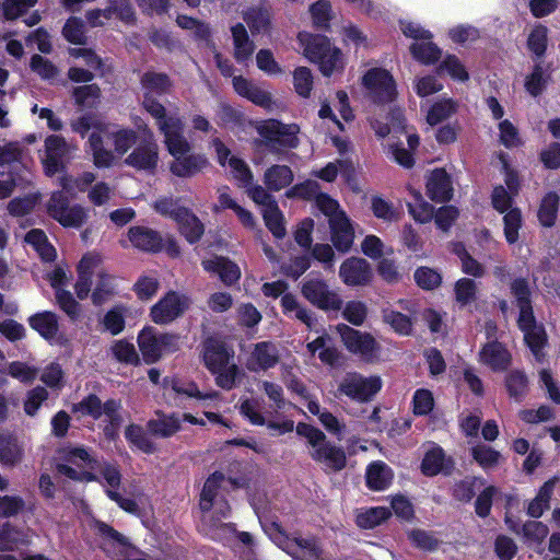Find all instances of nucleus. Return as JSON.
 Returning a JSON list of instances; mask_svg holds the SVG:
<instances>
[{"instance_id":"nucleus-1","label":"nucleus","mask_w":560,"mask_h":560,"mask_svg":"<svg viewBox=\"0 0 560 560\" xmlns=\"http://www.w3.org/2000/svg\"><path fill=\"white\" fill-rule=\"evenodd\" d=\"M159 131L163 135V142L173 158L170 163V171L173 175L182 178H190L203 172L209 165L203 154L191 153V145L184 136L183 120L171 119L163 122Z\"/></svg>"},{"instance_id":"nucleus-2","label":"nucleus","mask_w":560,"mask_h":560,"mask_svg":"<svg viewBox=\"0 0 560 560\" xmlns=\"http://www.w3.org/2000/svg\"><path fill=\"white\" fill-rule=\"evenodd\" d=\"M78 273L75 293L80 300L86 299L91 292L93 303L101 305L115 295L116 279L107 272L100 255L91 253L83 256Z\"/></svg>"},{"instance_id":"nucleus-3","label":"nucleus","mask_w":560,"mask_h":560,"mask_svg":"<svg viewBox=\"0 0 560 560\" xmlns=\"http://www.w3.org/2000/svg\"><path fill=\"white\" fill-rule=\"evenodd\" d=\"M511 289L520 308L518 326L524 334V340L535 359L538 362H542L545 358L542 349L547 343V335L545 328L541 325H537L535 320L527 282L517 279L512 283Z\"/></svg>"},{"instance_id":"nucleus-4","label":"nucleus","mask_w":560,"mask_h":560,"mask_svg":"<svg viewBox=\"0 0 560 560\" xmlns=\"http://www.w3.org/2000/svg\"><path fill=\"white\" fill-rule=\"evenodd\" d=\"M299 42L303 47L304 57L316 63L324 77L343 71L346 57L326 36L300 33Z\"/></svg>"},{"instance_id":"nucleus-5","label":"nucleus","mask_w":560,"mask_h":560,"mask_svg":"<svg viewBox=\"0 0 560 560\" xmlns=\"http://www.w3.org/2000/svg\"><path fill=\"white\" fill-rule=\"evenodd\" d=\"M94 470L97 471L95 475L97 476L98 480L96 481L102 485L106 495L112 501L117 503V505L127 513L139 514V505L140 503H143L144 495L140 490L137 489L127 492L129 497H124L118 491L122 476L119 467L116 464L108 462L101 464L96 463V468Z\"/></svg>"},{"instance_id":"nucleus-6","label":"nucleus","mask_w":560,"mask_h":560,"mask_svg":"<svg viewBox=\"0 0 560 560\" xmlns=\"http://www.w3.org/2000/svg\"><path fill=\"white\" fill-rule=\"evenodd\" d=\"M141 90L143 93V107L155 119L158 129L163 122L173 120H182L177 115L166 114V108L155 98V96L167 93L171 89V82L166 74L148 71L140 79Z\"/></svg>"},{"instance_id":"nucleus-7","label":"nucleus","mask_w":560,"mask_h":560,"mask_svg":"<svg viewBox=\"0 0 560 560\" xmlns=\"http://www.w3.org/2000/svg\"><path fill=\"white\" fill-rule=\"evenodd\" d=\"M70 126L72 131L79 133L82 138L85 137L89 130H92L88 140V151L91 152L93 162L97 167H108L113 164L114 153L103 145L102 133L108 131L107 122L85 115L72 120Z\"/></svg>"},{"instance_id":"nucleus-8","label":"nucleus","mask_w":560,"mask_h":560,"mask_svg":"<svg viewBox=\"0 0 560 560\" xmlns=\"http://www.w3.org/2000/svg\"><path fill=\"white\" fill-rule=\"evenodd\" d=\"M60 463L57 464L59 474L78 481L90 482L98 480L94 472L96 459L84 447H67L59 452Z\"/></svg>"},{"instance_id":"nucleus-9","label":"nucleus","mask_w":560,"mask_h":560,"mask_svg":"<svg viewBox=\"0 0 560 560\" xmlns=\"http://www.w3.org/2000/svg\"><path fill=\"white\" fill-rule=\"evenodd\" d=\"M224 480L221 472L212 474L205 482L200 493V509L203 512L202 522L208 525L207 534H213L212 529L218 526L217 521L225 518L230 514V506L225 501H219V488Z\"/></svg>"},{"instance_id":"nucleus-10","label":"nucleus","mask_w":560,"mask_h":560,"mask_svg":"<svg viewBox=\"0 0 560 560\" xmlns=\"http://www.w3.org/2000/svg\"><path fill=\"white\" fill-rule=\"evenodd\" d=\"M256 130L271 152L294 149L300 142L298 138L300 127L296 124H283L277 119H267L260 121Z\"/></svg>"},{"instance_id":"nucleus-11","label":"nucleus","mask_w":560,"mask_h":560,"mask_svg":"<svg viewBox=\"0 0 560 560\" xmlns=\"http://www.w3.org/2000/svg\"><path fill=\"white\" fill-rule=\"evenodd\" d=\"M49 215L65 228H80L88 219V209L80 205L70 206L65 191H56L47 203Z\"/></svg>"},{"instance_id":"nucleus-12","label":"nucleus","mask_w":560,"mask_h":560,"mask_svg":"<svg viewBox=\"0 0 560 560\" xmlns=\"http://www.w3.org/2000/svg\"><path fill=\"white\" fill-rule=\"evenodd\" d=\"M382 387L378 376H363L359 373H347L340 381L338 390L352 400L369 401Z\"/></svg>"},{"instance_id":"nucleus-13","label":"nucleus","mask_w":560,"mask_h":560,"mask_svg":"<svg viewBox=\"0 0 560 560\" xmlns=\"http://www.w3.org/2000/svg\"><path fill=\"white\" fill-rule=\"evenodd\" d=\"M337 330L341 340L351 353L360 355L365 361H373L380 351V346L368 332L355 330L347 325H338Z\"/></svg>"},{"instance_id":"nucleus-14","label":"nucleus","mask_w":560,"mask_h":560,"mask_svg":"<svg viewBox=\"0 0 560 560\" xmlns=\"http://www.w3.org/2000/svg\"><path fill=\"white\" fill-rule=\"evenodd\" d=\"M362 84L376 103L392 102L396 95V86L390 73L382 68L370 69L362 78Z\"/></svg>"},{"instance_id":"nucleus-15","label":"nucleus","mask_w":560,"mask_h":560,"mask_svg":"<svg viewBox=\"0 0 560 560\" xmlns=\"http://www.w3.org/2000/svg\"><path fill=\"white\" fill-rule=\"evenodd\" d=\"M189 305L187 295L171 291L151 307L150 315L155 324L164 325L182 316Z\"/></svg>"},{"instance_id":"nucleus-16","label":"nucleus","mask_w":560,"mask_h":560,"mask_svg":"<svg viewBox=\"0 0 560 560\" xmlns=\"http://www.w3.org/2000/svg\"><path fill=\"white\" fill-rule=\"evenodd\" d=\"M303 296L313 305L324 311H339L342 300L339 294L329 289V285L320 279H310L302 285Z\"/></svg>"},{"instance_id":"nucleus-17","label":"nucleus","mask_w":560,"mask_h":560,"mask_svg":"<svg viewBox=\"0 0 560 560\" xmlns=\"http://www.w3.org/2000/svg\"><path fill=\"white\" fill-rule=\"evenodd\" d=\"M74 150H77V145L67 142L65 138L56 135L48 136L45 139L44 167L46 174L51 176L62 171Z\"/></svg>"},{"instance_id":"nucleus-18","label":"nucleus","mask_w":560,"mask_h":560,"mask_svg":"<svg viewBox=\"0 0 560 560\" xmlns=\"http://www.w3.org/2000/svg\"><path fill=\"white\" fill-rule=\"evenodd\" d=\"M218 163L221 166H229L233 178L242 187L248 186L254 180V175L248 165L236 155H233L230 149L220 140L212 141Z\"/></svg>"},{"instance_id":"nucleus-19","label":"nucleus","mask_w":560,"mask_h":560,"mask_svg":"<svg viewBox=\"0 0 560 560\" xmlns=\"http://www.w3.org/2000/svg\"><path fill=\"white\" fill-rule=\"evenodd\" d=\"M125 164L138 171L154 173L159 164V145L149 131L148 140L137 145L125 159Z\"/></svg>"},{"instance_id":"nucleus-20","label":"nucleus","mask_w":560,"mask_h":560,"mask_svg":"<svg viewBox=\"0 0 560 560\" xmlns=\"http://www.w3.org/2000/svg\"><path fill=\"white\" fill-rule=\"evenodd\" d=\"M339 277L346 285H366L373 278V270L365 259L351 257L340 265Z\"/></svg>"},{"instance_id":"nucleus-21","label":"nucleus","mask_w":560,"mask_h":560,"mask_svg":"<svg viewBox=\"0 0 560 560\" xmlns=\"http://www.w3.org/2000/svg\"><path fill=\"white\" fill-rule=\"evenodd\" d=\"M266 533L278 547L289 553L293 552L294 546H298L301 549L306 550L311 556L315 558L320 556L322 550L318 546V542L314 538L294 537L291 539L280 529L278 524H272L269 528L266 529Z\"/></svg>"},{"instance_id":"nucleus-22","label":"nucleus","mask_w":560,"mask_h":560,"mask_svg":"<svg viewBox=\"0 0 560 560\" xmlns=\"http://www.w3.org/2000/svg\"><path fill=\"white\" fill-rule=\"evenodd\" d=\"M240 411L252 424L267 425L269 430L277 431L278 434H284L294 429V422L292 420L266 421L262 413L258 410L257 401L253 399L243 400L240 405Z\"/></svg>"},{"instance_id":"nucleus-23","label":"nucleus","mask_w":560,"mask_h":560,"mask_svg":"<svg viewBox=\"0 0 560 560\" xmlns=\"http://www.w3.org/2000/svg\"><path fill=\"white\" fill-rule=\"evenodd\" d=\"M329 228L334 247L341 253L349 252L354 241V229L348 215L330 219Z\"/></svg>"},{"instance_id":"nucleus-24","label":"nucleus","mask_w":560,"mask_h":560,"mask_svg":"<svg viewBox=\"0 0 560 560\" xmlns=\"http://www.w3.org/2000/svg\"><path fill=\"white\" fill-rule=\"evenodd\" d=\"M479 361L492 371L500 372L509 368L512 357L500 342L491 341L482 347Z\"/></svg>"},{"instance_id":"nucleus-25","label":"nucleus","mask_w":560,"mask_h":560,"mask_svg":"<svg viewBox=\"0 0 560 560\" xmlns=\"http://www.w3.org/2000/svg\"><path fill=\"white\" fill-rule=\"evenodd\" d=\"M311 457L323 465L326 471H340L347 465V456L345 451L327 442L323 447L318 448L316 453H311Z\"/></svg>"},{"instance_id":"nucleus-26","label":"nucleus","mask_w":560,"mask_h":560,"mask_svg":"<svg viewBox=\"0 0 560 560\" xmlns=\"http://www.w3.org/2000/svg\"><path fill=\"white\" fill-rule=\"evenodd\" d=\"M279 361L277 347L267 341L259 342L255 346L247 368L253 372L266 371L273 368Z\"/></svg>"},{"instance_id":"nucleus-27","label":"nucleus","mask_w":560,"mask_h":560,"mask_svg":"<svg viewBox=\"0 0 560 560\" xmlns=\"http://www.w3.org/2000/svg\"><path fill=\"white\" fill-rule=\"evenodd\" d=\"M231 357V353L220 340L209 338L205 342L203 362L210 372L217 373L218 371L226 368V364L230 363Z\"/></svg>"},{"instance_id":"nucleus-28","label":"nucleus","mask_w":560,"mask_h":560,"mask_svg":"<svg viewBox=\"0 0 560 560\" xmlns=\"http://www.w3.org/2000/svg\"><path fill=\"white\" fill-rule=\"evenodd\" d=\"M202 267L208 272L217 273L226 285L236 283L241 278V269L224 257H213L202 260Z\"/></svg>"},{"instance_id":"nucleus-29","label":"nucleus","mask_w":560,"mask_h":560,"mask_svg":"<svg viewBox=\"0 0 560 560\" xmlns=\"http://www.w3.org/2000/svg\"><path fill=\"white\" fill-rule=\"evenodd\" d=\"M427 194L433 201H446L452 197V183L447 173L436 168L427 179Z\"/></svg>"},{"instance_id":"nucleus-30","label":"nucleus","mask_w":560,"mask_h":560,"mask_svg":"<svg viewBox=\"0 0 560 560\" xmlns=\"http://www.w3.org/2000/svg\"><path fill=\"white\" fill-rule=\"evenodd\" d=\"M128 237L136 248L144 252H158L163 245L161 235L149 228L133 226L129 230Z\"/></svg>"},{"instance_id":"nucleus-31","label":"nucleus","mask_w":560,"mask_h":560,"mask_svg":"<svg viewBox=\"0 0 560 560\" xmlns=\"http://www.w3.org/2000/svg\"><path fill=\"white\" fill-rule=\"evenodd\" d=\"M161 334L156 335L152 328L143 329L138 336L139 349L147 363H154L162 358Z\"/></svg>"},{"instance_id":"nucleus-32","label":"nucleus","mask_w":560,"mask_h":560,"mask_svg":"<svg viewBox=\"0 0 560 560\" xmlns=\"http://www.w3.org/2000/svg\"><path fill=\"white\" fill-rule=\"evenodd\" d=\"M293 178V172L287 165L276 164L268 167L264 173V184L271 191H280L288 187Z\"/></svg>"},{"instance_id":"nucleus-33","label":"nucleus","mask_w":560,"mask_h":560,"mask_svg":"<svg viewBox=\"0 0 560 560\" xmlns=\"http://www.w3.org/2000/svg\"><path fill=\"white\" fill-rule=\"evenodd\" d=\"M107 130L103 131V141L105 139H112L114 150L118 155H124L127 151L136 143L137 135L131 129L118 128L107 122Z\"/></svg>"},{"instance_id":"nucleus-34","label":"nucleus","mask_w":560,"mask_h":560,"mask_svg":"<svg viewBox=\"0 0 560 560\" xmlns=\"http://www.w3.org/2000/svg\"><path fill=\"white\" fill-rule=\"evenodd\" d=\"M448 467L450 459L445 457L443 450L435 445L425 452L421 463V471L429 477L443 472Z\"/></svg>"},{"instance_id":"nucleus-35","label":"nucleus","mask_w":560,"mask_h":560,"mask_svg":"<svg viewBox=\"0 0 560 560\" xmlns=\"http://www.w3.org/2000/svg\"><path fill=\"white\" fill-rule=\"evenodd\" d=\"M30 326L45 339H52L58 332V318L52 312L45 311L28 318Z\"/></svg>"},{"instance_id":"nucleus-36","label":"nucleus","mask_w":560,"mask_h":560,"mask_svg":"<svg viewBox=\"0 0 560 560\" xmlns=\"http://www.w3.org/2000/svg\"><path fill=\"white\" fill-rule=\"evenodd\" d=\"M231 32L234 44V58L238 62L247 61L254 52L255 45L249 39L245 26L237 23L232 27Z\"/></svg>"},{"instance_id":"nucleus-37","label":"nucleus","mask_w":560,"mask_h":560,"mask_svg":"<svg viewBox=\"0 0 560 560\" xmlns=\"http://www.w3.org/2000/svg\"><path fill=\"white\" fill-rule=\"evenodd\" d=\"M392 479L393 472L390 468L382 462L371 464L366 470V483L373 490L386 489L390 485Z\"/></svg>"},{"instance_id":"nucleus-38","label":"nucleus","mask_w":560,"mask_h":560,"mask_svg":"<svg viewBox=\"0 0 560 560\" xmlns=\"http://www.w3.org/2000/svg\"><path fill=\"white\" fill-rule=\"evenodd\" d=\"M307 409L312 415L318 417L320 423L329 433L336 435L338 440H341L346 430V424L343 422H341L332 413L323 411L319 404L315 400L308 401Z\"/></svg>"},{"instance_id":"nucleus-39","label":"nucleus","mask_w":560,"mask_h":560,"mask_svg":"<svg viewBox=\"0 0 560 560\" xmlns=\"http://www.w3.org/2000/svg\"><path fill=\"white\" fill-rule=\"evenodd\" d=\"M557 479H550L546 481L542 487L539 489L537 495L529 502L527 508V513L532 517L538 518L542 515V513L549 509L550 499L553 493V489L556 486Z\"/></svg>"},{"instance_id":"nucleus-40","label":"nucleus","mask_w":560,"mask_h":560,"mask_svg":"<svg viewBox=\"0 0 560 560\" xmlns=\"http://www.w3.org/2000/svg\"><path fill=\"white\" fill-rule=\"evenodd\" d=\"M148 428L154 435L168 438L180 429V421L175 415L158 413L155 419L148 422Z\"/></svg>"},{"instance_id":"nucleus-41","label":"nucleus","mask_w":560,"mask_h":560,"mask_svg":"<svg viewBox=\"0 0 560 560\" xmlns=\"http://www.w3.org/2000/svg\"><path fill=\"white\" fill-rule=\"evenodd\" d=\"M25 241L44 260L50 261L56 257V249L48 242L47 236L43 231L37 229L30 231L25 236Z\"/></svg>"},{"instance_id":"nucleus-42","label":"nucleus","mask_w":560,"mask_h":560,"mask_svg":"<svg viewBox=\"0 0 560 560\" xmlns=\"http://www.w3.org/2000/svg\"><path fill=\"white\" fill-rule=\"evenodd\" d=\"M456 110L457 104L451 98L435 102L428 110L427 122L430 126H435L452 117Z\"/></svg>"},{"instance_id":"nucleus-43","label":"nucleus","mask_w":560,"mask_h":560,"mask_svg":"<svg viewBox=\"0 0 560 560\" xmlns=\"http://www.w3.org/2000/svg\"><path fill=\"white\" fill-rule=\"evenodd\" d=\"M182 234L189 243L197 242L203 234V225L198 218L187 209L182 212V217L177 221Z\"/></svg>"},{"instance_id":"nucleus-44","label":"nucleus","mask_w":560,"mask_h":560,"mask_svg":"<svg viewBox=\"0 0 560 560\" xmlns=\"http://www.w3.org/2000/svg\"><path fill=\"white\" fill-rule=\"evenodd\" d=\"M261 214L268 230L277 238L285 236L284 218L277 202L268 208L261 209Z\"/></svg>"},{"instance_id":"nucleus-45","label":"nucleus","mask_w":560,"mask_h":560,"mask_svg":"<svg viewBox=\"0 0 560 560\" xmlns=\"http://www.w3.org/2000/svg\"><path fill=\"white\" fill-rule=\"evenodd\" d=\"M27 542L26 535L10 524L0 527V551H13Z\"/></svg>"},{"instance_id":"nucleus-46","label":"nucleus","mask_w":560,"mask_h":560,"mask_svg":"<svg viewBox=\"0 0 560 560\" xmlns=\"http://www.w3.org/2000/svg\"><path fill=\"white\" fill-rule=\"evenodd\" d=\"M548 534V526L538 521H528L522 526L524 541L530 547L540 546Z\"/></svg>"},{"instance_id":"nucleus-47","label":"nucleus","mask_w":560,"mask_h":560,"mask_svg":"<svg viewBox=\"0 0 560 560\" xmlns=\"http://www.w3.org/2000/svg\"><path fill=\"white\" fill-rule=\"evenodd\" d=\"M165 386H170L176 394L185 395L187 397H194L201 400L217 399L219 394L217 392H210L202 394L198 386L192 382H183L179 380H165Z\"/></svg>"},{"instance_id":"nucleus-48","label":"nucleus","mask_w":560,"mask_h":560,"mask_svg":"<svg viewBox=\"0 0 560 560\" xmlns=\"http://www.w3.org/2000/svg\"><path fill=\"white\" fill-rule=\"evenodd\" d=\"M259 388L267 396L276 411L284 410L291 406V404L285 399L284 390L280 384L265 380L259 382Z\"/></svg>"},{"instance_id":"nucleus-49","label":"nucleus","mask_w":560,"mask_h":560,"mask_svg":"<svg viewBox=\"0 0 560 560\" xmlns=\"http://www.w3.org/2000/svg\"><path fill=\"white\" fill-rule=\"evenodd\" d=\"M415 201L408 203V210L411 217L420 223H427L433 218V207L425 202L418 190L410 189Z\"/></svg>"},{"instance_id":"nucleus-50","label":"nucleus","mask_w":560,"mask_h":560,"mask_svg":"<svg viewBox=\"0 0 560 560\" xmlns=\"http://www.w3.org/2000/svg\"><path fill=\"white\" fill-rule=\"evenodd\" d=\"M389 515L390 512L386 508H370L358 514L357 524L362 528H374L386 521Z\"/></svg>"},{"instance_id":"nucleus-51","label":"nucleus","mask_w":560,"mask_h":560,"mask_svg":"<svg viewBox=\"0 0 560 560\" xmlns=\"http://www.w3.org/2000/svg\"><path fill=\"white\" fill-rule=\"evenodd\" d=\"M549 30L542 24L535 25L528 34V49L537 57L544 56L548 45Z\"/></svg>"},{"instance_id":"nucleus-52","label":"nucleus","mask_w":560,"mask_h":560,"mask_svg":"<svg viewBox=\"0 0 560 560\" xmlns=\"http://www.w3.org/2000/svg\"><path fill=\"white\" fill-rule=\"evenodd\" d=\"M522 222V214L517 208L511 209L504 213V236L509 244H514L518 241Z\"/></svg>"},{"instance_id":"nucleus-53","label":"nucleus","mask_w":560,"mask_h":560,"mask_svg":"<svg viewBox=\"0 0 560 560\" xmlns=\"http://www.w3.org/2000/svg\"><path fill=\"white\" fill-rule=\"evenodd\" d=\"M75 103L85 108H93L100 103L101 89L96 84L75 88L73 91Z\"/></svg>"},{"instance_id":"nucleus-54","label":"nucleus","mask_w":560,"mask_h":560,"mask_svg":"<svg viewBox=\"0 0 560 560\" xmlns=\"http://www.w3.org/2000/svg\"><path fill=\"white\" fill-rule=\"evenodd\" d=\"M7 373L21 383H32L38 375V369L27 362L13 361L8 363Z\"/></svg>"},{"instance_id":"nucleus-55","label":"nucleus","mask_w":560,"mask_h":560,"mask_svg":"<svg viewBox=\"0 0 560 560\" xmlns=\"http://www.w3.org/2000/svg\"><path fill=\"white\" fill-rule=\"evenodd\" d=\"M505 386L510 397L521 400L527 393L528 381L522 371L515 370L506 376Z\"/></svg>"},{"instance_id":"nucleus-56","label":"nucleus","mask_w":560,"mask_h":560,"mask_svg":"<svg viewBox=\"0 0 560 560\" xmlns=\"http://www.w3.org/2000/svg\"><path fill=\"white\" fill-rule=\"evenodd\" d=\"M477 284L474 280L468 278L459 279L455 284V299L462 306H468L476 301Z\"/></svg>"},{"instance_id":"nucleus-57","label":"nucleus","mask_w":560,"mask_h":560,"mask_svg":"<svg viewBox=\"0 0 560 560\" xmlns=\"http://www.w3.org/2000/svg\"><path fill=\"white\" fill-rule=\"evenodd\" d=\"M410 51L418 61L424 65L434 63L441 57V50L430 40L412 44Z\"/></svg>"},{"instance_id":"nucleus-58","label":"nucleus","mask_w":560,"mask_h":560,"mask_svg":"<svg viewBox=\"0 0 560 560\" xmlns=\"http://www.w3.org/2000/svg\"><path fill=\"white\" fill-rule=\"evenodd\" d=\"M94 180L95 175L85 172L77 178L68 175L60 177V186L67 194L75 196L77 191H84Z\"/></svg>"},{"instance_id":"nucleus-59","label":"nucleus","mask_w":560,"mask_h":560,"mask_svg":"<svg viewBox=\"0 0 560 560\" xmlns=\"http://www.w3.org/2000/svg\"><path fill=\"white\" fill-rule=\"evenodd\" d=\"M559 198L556 194L550 192L545 196L541 201L538 218L542 225H553L557 217Z\"/></svg>"},{"instance_id":"nucleus-60","label":"nucleus","mask_w":560,"mask_h":560,"mask_svg":"<svg viewBox=\"0 0 560 560\" xmlns=\"http://www.w3.org/2000/svg\"><path fill=\"white\" fill-rule=\"evenodd\" d=\"M295 92L302 97H308L313 90V74L306 67H299L293 72Z\"/></svg>"},{"instance_id":"nucleus-61","label":"nucleus","mask_w":560,"mask_h":560,"mask_svg":"<svg viewBox=\"0 0 560 560\" xmlns=\"http://www.w3.org/2000/svg\"><path fill=\"white\" fill-rule=\"evenodd\" d=\"M439 70L441 72H446L452 79L460 82H465L469 78L467 70L456 56H447L441 62Z\"/></svg>"},{"instance_id":"nucleus-62","label":"nucleus","mask_w":560,"mask_h":560,"mask_svg":"<svg viewBox=\"0 0 560 560\" xmlns=\"http://www.w3.org/2000/svg\"><path fill=\"white\" fill-rule=\"evenodd\" d=\"M500 142L508 149L516 148L522 144L517 128L508 119L499 122Z\"/></svg>"},{"instance_id":"nucleus-63","label":"nucleus","mask_w":560,"mask_h":560,"mask_svg":"<svg viewBox=\"0 0 560 560\" xmlns=\"http://www.w3.org/2000/svg\"><path fill=\"white\" fill-rule=\"evenodd\" d=\"M474 459L485 469L494 467L500 458V453L487 446L479 444L471 450Z\"/></svg>"},{"instance_id":"nucleus-64","label":"nucleus","mask_w":560,"mask_h":560,"mask_svg":"<svg viewBox=\"0 0 560 560\" xmlns=\"http://www.w3.org/2000/svg\"><path fill=\"white\" fill-rule=\"evenodd\" d=\"M296 432L307 440L308 444L312 446L311 453H316L318 448L323 447L328 442L324 432L305 423H299Z\"/></svg>"}]
</instances>
